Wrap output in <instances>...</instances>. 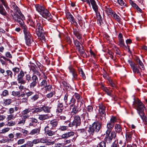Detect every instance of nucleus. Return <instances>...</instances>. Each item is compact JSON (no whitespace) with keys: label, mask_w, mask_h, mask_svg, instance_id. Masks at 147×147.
<instances>
[{"label":"nucleus","mask_w":147,"mask_h":147,"mask_svg":"<svg viewBox=\"0 0 147 147\" xmlns=\"http://www.w3.org/2000/svg\"><path fill=\"white\" fill-rule=\"evenodd\" d=\"M11 7L13 9L12 11L13 13L11 14L13 19L19 23L22 24L24 23L23 20L24 19V16L22 14L19 8L15 3L12 4Z\"/></svg>","instance_id":"obj_1"},{"label":"nucleus","mask_w":147,"mask_h":147,"mask_svg":"<svg viewBox=\"0 0 147 147\" xmlns=\"http://www.w3.org/2000/svg\"><path fill=\"white\" fill-rule=\"evenodd\" d=\"M133 105L136 107L138 113L144 123L147 124V118L144 115V110L145 108L143 104L139 100L134 101Z\"/></svg>","instance_id":"obj_2"},{"label":"nucleus","mask_w":147,"mask_h":147,"mask_svg":"<svg viewBox=\"0 0 147 147\" xmlns=\"http://www.w3.org/2000/svg\"><path fill=\"white\" fill-rule=\"evenodd\" d=\"M101 128L100 123L98 121L94 122L92 125L88 127V133H87V137L92 136L96 132H98Z\"/></svg>","instance_id":"obj_3"},{"label":"nucleus","mask_w":147,"mask_h":147,"mask_svg":"<svg viewBox=\"0 0 147 147\" xmlns=\"http://www.w3.org/2000/svg\"><path fill=\"white\" fill-rule=\"evenodd\" d=\"M22 29H23V32L24 35V37L26 40V43L28 45H30L32 42L31 35L28 29L24 23H19Z\"/></svg>","instance_id":"obj_4"},{"label":"nucleus","mask_w":147,"mask_h":147,"mask_svg":"<svg viewBox=\"0 0 147 147\" xmlns=\"http://www.w3.org/2000/svg\"><path fill=\"white\" fill-rule=\"evenodd\" d=\"M105 107L102 104H100L99 105V118L100 120H102L105 119Z\"/></svg>","instance_id":"obj_5"},{"label":"nucleus","mask_w":147,"mask_h":147,"mask_svg":"<svg viewBox=\"0 0 147 147\" xmlns=\"http://www.w3.org/2000/svg\"><path fill=\"white\" fill-rule=\"evenodd\" d=\"M40 14L43 17L48 20H50L52 18V16L51 13L47 9H45Z\"/></svg>","instance_id":"obj_6"},{"label":"nucleus","mask_w":147,"mask_h":147,"mask_svg":"<svg viewBox=\"0 0 147 147\" xmlns=\"http://www.w3.org/2000/svg\"><path fill=\"white\" fill-rule=\"evenodd\" d=\"M36 34L38 38L42 40L45 41V36H44V31L43 29L36 30Z\"/></svg>","instance_id":"obj_7"},{"label":"nucleus","mask_w":147,"mask_h":147,"mask_svg":"<svg viewBox=\"0 0 147 147\" xmlns=\"http://www.w3.org/2000/svg\"><path fill=\"white\" fill-rule=\"evenodd\" d=\"M32 82L30 85L31 88H33L37 84L38 78L36 75H33L31 78Z\"/></svg>","instance_id":"obj_8"},{"label":"nucleus","mask_w":147,"mask_h":147,"mask_svg":"<svg viewBox=\"0 0 147 147\" xmlns=\"http://www.w3.org/2000/svg\"><path fill=\"white\" fill-rule=\"evenodd\" d=\"M116 137V133L115 131H112L111 134L110 136H106L105 138V141L107 143H110L113 138H115Z\"/></svg>","instance_id":"obj_9"},{"label":"nucleus","mask_w":147,"mask_h":147,"mask_svg":"<svg viewBox=\"0 0 147 147\" xmlns=\"http://www.w3.org/2000/svg\"><path fill=\"white\" fill-rule=\"evenodd\" d=\"M58 124V121L56 119H54L50 121V123L48 124L47 126H49V127L51 129H53L57 126Z\"/></svg>","instance_id":"obj_10"},{"label":"nucleus","mask_w":147,"mask_h":147,"mask_svg":"<svg viewBox=\"0 0 147 147\" xmlns=\"http://www.w3.org/2000/svg\"><path fill=\"white\" fill-rule=\"evenodd\" d=\"M129 64L133 72L134 73H137L139 74V75H140L141 74L140 72L139 69L138 68L137 65L135 63L132 62H130L129 63Z\"/></svg>","instance_id":"obj_11"},{"label":"nucleus","mask_w":147,"mask_h":147,"mask_svg":"<svg viewBox=\"0 0 147 147\" xmlns=\"http://www.w3.org/2000/svg\"><path fill=\"white\" fill-rule=\"evenodd\" d=\"M49 126H47L45 128V131L46 134L49 136H51L55 134V132L49 129Z\"/></svg>","instance_id":"obj_12"},{"label":"nucleus","mask_w":147,"mask_h":147,"mask_svg":"<svg viewBox=\"0 0 147 147\" xmlns=\"http://www.w3.org/2000/svg\"><path fill=\"white\" fill-rule=\"evenodd\" d=\"M77 127L79 126L81 124V119L79 116L76 115L74 117V119L73 121Z\"/></svg>","instance_id":"obj_13"},{"label":"nucleus","mask_w":147,"mask_h":147,"mask_svg":"<svg viewBox=\"0 0 147 147\" xmlns=\"http://www.w3.org/2000/svg\"><path fill=\"white\" fill-rule=\"evenodd\" d=\"M74 134V133L73 131L68 132L66 133L63 134L61 136L62 138L67 139Z\"/></svg>","instance_id":"obj_14"},{"label":"nucleus","mask_w":147,"mask_h":147,"mask_svg":"<svg viewBox=\"0 0 147 147\" xmlns=\"http://www.w3.org/2000/svg\"><path fill=\"white\" fill-rule=\"evenodd\" d=\"M29 116L28 115H22L21 117L22 119L20 120V121L18 122V124L20 125H23L24 124L26 119L28 118Z\"/></svg>","instance_id":"obj_15"},{"label":"nucleus","mask_w":147,"mask_h":147,"mask_svg":"<svg viewBox=\"0 0 147 147\" xmlns=\"http://www.w3.org/2000/svg\"><path fill=\"white\" fill-rule=\"evenodd\" d=\"M58 104V107L57 109V112L58 113H62L63 111V110L61 108L63 107V103L59 101Z\"/></svg>","instance_id":"obj_16"},{"label":"nucleus","mask_w":147,"mask_h":147,"mask_svg":"<svg viewBox=\"0 0 147 147\" xmlns=\"http://www.w3.org/2000/svg\"><path fill=\"white\" fill-rule=\"evenodd\" d=\"M66 17L67 19L72 23H75V20L73 16L70 13H67L66 14Z\"/></svg>","instance_id":"obj_17"},{"label":"nucleus","mask_w":147,"mask_h":147,"mask_svg":"<svg viewBox=\"0 0 147 147\" xmlns=\"http://www.w3.org/2000/svg\"><path fill=\"white\" fill-rule=\"evenodd\" d=\"M90 1L93 9L96 12H97L98 11V8L95 1L94 0H90Z\"/></svg>","instance_id":"obj_18"},{"label":"nucleus","mask_w":147,"mask_h":147,"mask_svg":"<svg viewBox=\"0 0 147 147\" xmlns=\"http://www.w3.org/2000/svg\"><path fill=\"white\" fill-rule=\"evenodd\" d=\"M70 108L71 109H72V111L71 112L72 113H73L74 114H76L78 111V109L77 108V107L75 106L74 104L71 105L70 106Z\"/></svg>","instance_id":"obj_19"},{"label":"nucleus","mask_w":147,"mask_h":147,"mask_svg":"<svg viewBox=\"0 0 147 147\" xmlns=\"http://www.w3.org/2000/svg\"><path fill=\"white\" fill-rule=\"evenodd\" d=\"M35 7L36 10L39 12L40 14L42 12V11L45 9L44 7L39 5H36Z\"/></svg>","instance_id":"obj_20"},{"label":"nucleus","mask_w":147,"mask_h":147,"mask_svg":"<svg viewBox=\"0 0 147 147\" xmlns=\"http://www.w3.org/2000/svg\"><path fill=\"white\" fill-rule=\"evenodd\" d=\"M6 73L7 74V75L3 74V77L7 78H8L9 77L11 78H12L13 74L11 71L7 70L6 71Z\"/></svg>","instance_id":"obj_21"},{"label":"nucleus","mask_w":147,"mask_h":147,"mask_svg":"<svg viewBox=\"0 0 147 147\" xmlns=\"http://www.w3.org/2000/svg\"><path fill=\"white\" fill-rule=\"evenodd\" d=\"M78 133L81 135L83 137H85L87 136V134L84 129H79L77 130Z\"/></svg>","instance_id":"obj_22"},{"label":"nucleus","mask_w":147,"mask_h":147,"mask_svg":"<svg viewBox=\"0 0 147 147\" xmlns=\"http://www.w3.org/2000/svg\"><path fill=\"white\" fill-rule=\"evenodd\" d=\"M31 111L33 113H38V112H40L41 111V107L33 108L31 109Z\"/></svg>","instance_id":"obj_23"},{"label":"nucleus","mask_w":147,"mask_h":147,"mask_svg":"<svg viewBox=\"0 0 147 147\" xmlns=\"http://www.w3.org/2000/svg\"><path fill=\"white\" fill-rule=\"evenodd\" d=\"M40 132V129L39 128H35L32 129L30 133V134L31 135H33L34 134H37L39 133Z\"/></svg>","instance_id":"obj_24"},{"label":"nucleus","mask_w":147,"mask_h":147,"mask_svg":"<svg viewBox=\"0 0 147 147\" xmlns=\"http://www.w3.org/2000/svg\"><path fill=\"white\" fill-rule=\"evenodd\" d=\"M38 116V119L41 121L47 119L49 118V116L47 115H40Z\"/></svg>","instance_id":"obj_25"},{"label":"nucleus","mask_w":147,"mask_h":147,"mask_svg":"<svg viewBox=\"0 0 147 147\" xmlns=\"http://www.w3.org/2000/svg\"><path fill=\"white\" fill-rule=\"evenodd\" d=\"M77 49H78L79 52H80V55L81 56H83V57H84L85 56L86 53L82 46H81L80 47L78 48Z\"/></svg>","instance_id":"obj_26"},{"label":"nucleus","mask_w":147,"mask_h":147,"mask_svg":"<svg viewBox=\"0 0 147 147\" xmlns=\"http://www.w3.org/2000/svg\"><path fill=\"white\" fill-rule=\"evenodd\" d=\"M47 85L46 80H44L40 83V86L41 87L42 89H44L45 88L46 86H47Z\"/></svg>","instance_id":"obj_27"},{"label":"nucleus","mask_w":147,"mask_h":147,"mask_svg":"<svg viewBox=\"0 0 147 147\" xmlns=\"http://www.w3.org/2000/svg\"><path fill=\"white\" fill-rule=\"evenodd\" d=\"M30 120L31 122L29 124L30 126H32L33 124H34L38 122L37 120L34 118H30Z\"/></svg>","instance_id":"obj_28"},{"label":"nucleus","mask_w":147,"mask_h":147,"mask_svg":"<svg viewBox=\"0 0 147 147\" xmlns=\"http://www.w3.org/2000/svg\"><path fill=\"white\" fill-rule=\"evenodd\" d=\"M136 61L137 63L142 67L141 68L140 67V69L141 70H144V65L140 59L138 58H137Z\"/></svg>","instance_id":"obj_29"},{"label":"nucleus","mask_w":147,"mask_h":147,"mask_svg":"<svg viewBox=\"0 0 147 147\" xmlns=\"http://www.w3.org/2000/svg\"><path fill=\"white\" fill-rule=\"evenodd\" d=\"M50 107L47 106H43L41 107V111H44L45 112L49 113L50 111Z\"/></svg>","instance_id":"obj_30"},{"label":"nucleus","mask_w":147,"mask_h":147,"mask_svg":"<svg viewBox=\"0 0 147 147\" xmlns=\"http://www.w3.org/2000/svg\"><path fill=\"white\" fill-rule=\"evenodd\" d=\"M74 34L76 36L78 39H80L82 37L81 35L79 33L78 31L76 30H74Z\"/></svg>","instance_id":"obj_31"},{"label":"nucleus","mask_w":147,"mask_h":147,"mask_svg":"<svg viewBox=\"0 0 147 147\" xmlns=\"http://www.w3.org/2000/svg\"><path fill=\"white\" fill-rule=\"evenodd\" d=\"M11 102V99L7 98L4 100V104L5 106L9 105Z\"/></svg>","instance_id":"obj_32"},{"label":"nucleus","mask_w":147,"mask_h":147,"mask_svg":"<svg viewBox=\"0 0 147 147\" xmlns=\"http://www.w3.org/2000/svg\"><path fill=\"white\" fill-rule=\"evenodd\" d=\"M111 16L118 22H119L120 21V17L115 13H112Z\"/></svg>","instance_id":"obj_33"},{"label":"nucleus","mask_w":147,"mask_h":147,"mask_svg":"<svg viewBox=\"0 0 147 147\" xmlns=\"http://www.w3.org/2000/svg\"><path fill=\"white\" fill-rule=\"evenodd\" d=\"M0 13L3 16H5L6 12L3 6L0 5Z\"/></svg>","instance_id":"obj_34"},{"label":"nucleus","mask_w":147,"mask_h":147,"mask_svg":"<svg viewBox=\"0 0 147 147\" xmlns=\"http://www.w3.org/2000/svg\"><path fill=\"white\" fill-rule=\"evenodd\" d=\"M115 131L118 133H119L121 131L122 129L120 125L116 124L115 126Z\"/></svg>","instance_id":"obj_35"},{"label":"nucleus","mask_w":147,"mask_h":147,"mask_svg":"<svg viewBox=\"0 0 147 147\" xmlns=\"http://www.w3.org/2000/svg\"><path fill=\"white\" fill-rule=\"evenodd\" d=\"M24 76V72L22 71H20L19 74L18 76L17 79H23Z\"/></svg>","instance_id":"obj_36"},{"label":"nucleus","mask_w":147,"mask_h":147,"mask_svg":"<svg viewBox=\"0 0 147 147\" xmlns=\"http://www.w3.org/2000/svg\"><path fill=\"white\" fill-rule=\"evenodd\" d=\"M70 72L73 75L74 78H76L77 77V74L75 72V70L73 69H70L69 68Z\"/></svg>","instance_id":"obj_37"},{"label":"nucleus","mask_w":147,"mask_h":147,"mask_svg":"<svg viewBox=\"0 0 147 147\" xmlns=\"http://www.w3.org/2000/svg\"><path fill=\"white\" fill-rule=\"evenodd\" d=\"M43 24L40 22L37 23L36 27L37 28L36 30H39L40 29L42 30Z\"/></svg>","instance_id":"obj_38"},{"label":"nucleus","mask_w":147,"mask_h":147,"mask_svg":"<svg viewBox=\"0 0 147 147\" xmlns=\"http://www.w3.org/2000/svg\"><path fill=\"white\" fill-rule=\"evenodd\" d=\"M119 45L120 47L124 48H126V47L124 45V41L123 39H120L119 40Z\"/></svg>","instance_id":"obj_39"},{"label":"nucleus","mask_w":147,"mask_h":147,"mask_svg":"<svg viewBox=\"0 0 147 147\" xmlns=\"http://www.w3.org/2000/svg\"><path fill=\"white\" fill-rule=\"evenodd\" d=\"M16 124V122L15 121H8L6 125L9 126H12Z\"/></svg>","instance_id":"obj_40"},{"label":"nucleus","mask_w":147,"mask_h":147,"mask_svg":"<svg viewBox=\"0 0 147 147\" xmlns=\"http://www.w3.org/2000/svg\"><path fill=\"white\" fill-rule=\"evenodd\" d=\"M10 130V128L8 127H6L0 131V134H4L8 132Z\"/></svg>","instance_id":"obj_41"},{"label":"nucleus","mask_w":147,"mask_h":147,"mask_svg":"<svg viewBox=\"0 0 147 147\" xmlns=\"http://www.w3.org/2000/svg\"><path fill=\"white\" fill-rule=\"evenodd\" d=\"M105 11L108 14L110 15H111L112 13H113L112 12V10L109 7H106L105 10Z\"/></svg>","instance_id":"obj_42"},{"label":"nucleus","mask_w":147,"mask_h":147,"mask_svg":"<svg viewBox=\"0 0 147 147\" xmlns=\"http://www.w3.org/2000/svg\"><path fill=\"white\" fill-rule=\"evenodd\" d=\"M119 4L122 6L124 7L126 6V4L123 0H117Z\"/></svg>","instance_id":"obj_43"},{"label":"nucleus","mask_w":147,"mask_h":147,"mask_svg":"<svg viewBox=\"0 0 147 147\" xmlns=\"http://www.w3.org/2000/svg\"><path fill=\"white\" fill-rule=\"evenodd\" d=\"M15 118V117L13 115L11 114L10 115H8L7 119V121H8L14 119Z\"/></svg>","instance_id":"obj_44"},{"label":"nucleus","mask_w":147,"mask_h":147,"mask_svg":"<svg viewBox=\"0 0 147 147\" xmlns=\"http://www.w3.org/2000/svg\"><path fill=\"white\" fill-rule=\"evenodd\" d=\"M31 111V109H26L25 110L23 111L22 113L23 114L22 115H26V114H27Z\"/></svg>","instance_id":"obj_45"},{"label":"nucleus","mask_w":147,"mask_h":147,"mask_svg":"<svg viewBox=\"0 0 147 147\" xmlns=\"http://www.w3.org/2000/svg\"><path fill=\"white\" fill-rule=\"evenodd\" d=\"M74 43L75 46L77 47V49L80 47L81 46H82L81 44L78 41L76 40L74 41Z\"/></svg>","instance_id":"obj_46"},{"label":"nucleus","mask_w":147,"mask_h":147,"mask_svg":"<svg viewBox=\"0 0 147 147\" xmlns=\"http://www.w3.org/2000/svg\"><path fill=\"white\" fill-rule=\"evenodd\" d=\"M39 142L46 144L48 142V140L45 138H42L39 140Z\"/></svg>","instance_id":"obj_47"},{"label":"nucleus","mask_w":147,"mask_h":147,"mask_svg":"<svg viewBox=\"0 0 147 147\" xmlns=\"http://www.w3.org/2000/svg\"><path fill=\"white\" fill-rule=\"evenodd\" d=\"M9 94V92L7 90H4L2 92L1 95L3 96H6Z\"/></svg>","instance_id":"obj_48"},{"label":"nucleus","mask_w":147,"mask_h":147,"mask_svg":"<svg viewBox=\"0 0 147 147\" xmlns=\"http://www.w3.org/2000/svg\"><path fill=\"white\" fill-rule=\"evenodd\" d=\"M67 128L68 127L67 126L63 125L61 126L59 129L60 131H65L66 130Z\"/></svg>","instance_id":"obj_49"},{"label":"nucleus","mask_w":147,"mask_h":147,"mask_svg":"<svg viewBox=\"0 0 147 147\" xmlns=\"http://www.w3.org/2000/svg\"><path fill=\"white\" fill-rule=\"evenodd\" d=\"M93 107L89 105L87 108V111L89 113H91L93 111Z\"/></svg>","instance_id":"obj_50"},{"label":"nucleus","mask_w":147,"mask_h":147,"mask_svg":"<svg viewBox=\"0 0 147 147\" xmlns=\"http://www.w3.org/2000/svg\"><path fill=\"white\" fill-rule=\"evenodd\" d=\"M25 142V139H22L19 140L17 142L18 145L22 144L24 143Z\"/></svg>","instance_id":"obj_51"},{"label":"nucleus","mask_w":147,"mask_h":147,"mask_svg":"<svg viewBox=\"0 0 147 147\" xmlns=\"http://www.w3.org/2000/svg\"><path fill=\"white\" fill-rule=\"evenodd\" d=\"M39 98V96L38 94H36L33 96L31 98V99L33 101H35Z\"/></svg>","instance_id":"obj_52"},{"label":"nucleus","mask_w":147,"mask_h":147,"mask_svg":"<svg viewBox=\"0 0 147 147\" xmlns=\"http://www.w3.org/2000/svg\"><path fill=\"white\" fill-rule=\"evenodd\" d=\"M99 147H106V142L105 141L101 142L99 144Z\"/></svg>","instance_id":"obj_53"},{"label":"nucleus","mask_w":147,"mask_h":147,"mask_svg":"<svg viewBox=\"0 0 147 147\" xmlns=\"http://www.w3.org/2000/svg\"><path fill=\"white\" fill-rule=\"evenodd\" d=\"M27 147H32L33 146V144L32 142L29 141L27 142L26 143Z\"/></svg>","instance_id":"obj_54"},{"label":"nucleus","mask_w":147,"mask_h":147,"mask_svg":"<svg viewBox=\"0 0 147 147\" xmlns=\"http://www.w3.org/2000/svg\"><path fill=\"white\" fill-rule=\"evenodd\" d=\"M19 83H20L21 84H25L26 82L23 79H17Z\"/></svg>","instance_id":"obj_55"},{"label":"nucleus","mask_w":147,"mask_h":147,"mask_svg":"<svg viewBox=\"0 0 147 147\" xmlns=\"http://www.w3.org/2000/svg\"><path fill=\"white\" fill-rule=\"evenodd\" d=\"M78 100V102H79L80 100V96L77 93H75L74 95V96Z\"/></svg>","instance_id":"obj_56"},{"label":"nucleus","mask_w":147,"mask_h":147,"mask_svg":"<svg viewBox=\"0 0 147 147\" xmlns=\"http://www.w3.org/2000/svg\"><path fill=\"white\" fill-rule=\"evenodd\" d=\"M45 88L46 91H50L51 89L52 86L49 84H48L47 86H46Z\"/></svg>","instance_id":"obj_57"},{"label":"nucleus","mask_w":147,"mask_h":147,"mask_svg":"<svg viewBox=\"0 0 147 147\" xmlns=\"http://www.w3.org/2000/svg\"><path fill=\"white\" fill-rule=\"evenodd\" d=\"M20 94V92L19 91L15 92L13 91L12 92V94L13 96H19Z\"/></svg>","instance_id":"obj_58"},{"label":"nucleus","mask_w":147,"mask_h":147,"mask_svg":"<svg viewBox=\"0 0 147 147\" xmlns=\"http://www.w3.org/2000/svg\"><path fill=\"white\" fill-rule=\"evenodd\" d=\"M22 134L20 133H17L15 134V136L17 138H20L22 137Z\"/></svg>","instance_id":"obj_59"},{"label":"nucleus","mask_w":147,"mask_h":147,"mask_svg":"<svg viewBox=\"0 0 147 147\" xmlns=\"http://www.w3.org/2000/svg\"><path fill=\"white\" fill-rule=\"evenodd\" d=\"M31 78L29 74H27L26 76V80L28 82H30Z\"/></svg>","instance_id":"obj_60"},{"label":"nucleus","mask_w":147,"mask_h":147,"mask_svg":"<svg viewBox=\"0 0 147 147\" xmlns=\"http://www.w3.org/2000/svg\"><path fill=\"white\" fill-rule=\"evenodd\" d=\"M55 94V92H52L49 94H48L47 95V97L48 98H50L51 97L53 96V95Z\"/></svg>","instance_id":"obj_61"},{"label":"nucleus","mask_w":147,"mask_h":147,"mask_svg":"<svg viewBox=\"0 0 147 147\" xmlns=\"http://www.w3.org/2000/svg\"><path fill=\"white\" fill-rule=\"evenodd\" d=\"M12 70L14 72L15 74L20 71L19 68L17 67L13 68Z\"/></svg>","instance_id":"obj_62"},{"label":"nucleus","mask_w":147,"mask_h":147,"mask_svg":"<svg viewBox=\"0 0 147 147\" xmlns=\"http://www.w3.org/2000/svg\"><path fill=\"white\" fill-rule=\"evenodd\" d=\"M113 125L114 124H113L110 123L107 124V127L108 129H111L113 127Z\"/></svg>","instance_id":"obj_63"},{"label":"nucleus","mask_w":147,"mask_h":147,"mask_svg":"<svg viewBox=\"0 0 147 147\" xmlns=\"http://www.w3.org/2000/svg\"><path fill=\"white\" fill-rule=\"evenodd\" d=\"M118 143L117 142H114L111 147H118Z\"/></svg>","instance_id":"obj_64"}]
</instances>
